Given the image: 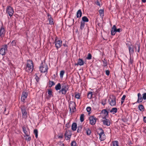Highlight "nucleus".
I'll use <instances>...</instances> for the list:
<instances>
[{"mask_svg":"<svg viewBox=\"0 0 146 146\" xmlns=\"http://www.w3.org/2000/svg\"><path fill=\"white\" fill-rule=\"evenodd\" d=\"M68 86L66 83H63L61 84L60 83H58L55 87V89L57 91L60 90L59 93H62V94L65 95L66 94V92L68 90Z\"/></svg>","mask_w":146,"mask_h":146,"instance_id":"f257e3e1","label":"nucleus"},{"mask_svg":"<svg viewBox=\"0 0 146 146\" xmlns=\"http://www.w3.org/2000/svg\"><path fill=\"white\" fill-rule=\"evenodd\" d=\"M33 67L34 66L32 61L30 60H27L26 68V71L29 72H31L33 71Z\"/></svg>","mask_w":146,"mask_h":146,"instance_id":"f03ea898","label":"nucleus"},{"mask_svg":"<svg viewBox=\"0 0 146 146\" xmlns=\"http://www.w3.org/2000/svg\"><path fill=\"white\" fill-rule=\"evenodd\" d=\"M112 98L110 97V99L108 100V102L109 104L111 106H113L116 105V97L114 95H112Z\"/></svg>","mask_w":146,"mask_h":146,"instance_id":"7ed1b4c3","label":"nucleus"},{"mask_svg":"<svg viewBox=\"0 0 146 146\" xmlns=\"http://www.w3.org/2000/svg\"><path fill=\"white\" fill-rule=\"evenodd\" d=\"M39 69L41 72H47L48 69L47 65L46 64H43L42 62L41 65L39 67Z\"/></svg>","mask_w":146,"mask_h":146,"instance_id":"20e7f679","label":"nucleus"},{"mask_svg":"<svg viewBox=\"0 0 146 146\" xmlns=\"http://www.w3.org/2000/svg\"><path fill=\"white\" fill-rule=\"evenodd\" d=\"M122 31L120 28L117 29L115 25H113L111 30V34L112 35H114L116 32H120Z\"/></svg>","mask_w":146,"mask_h":146,"instance_id":"39448f33","label":"nucleus"},{"mask_svg":"<svg viewBox=\"0 0 146 146\" xmlns=\"http://www.w3.org/2000/svg\"><path fill=\"white\" fill-rule=\"evenodd\" d=\"M6 13L8 14L10 17H12L14 13L13 8L10 6H8L6 9Z\"/></svg>","mask_w":146,"mask_h":146,"instance_id":"423d86ee","label":"nucleus"},{"mask_svg":"<svg viewBox=\"0 0 146 146\" xmlns=\"http://www.w3.org/2000/svg\"><path fill=\"white\" fill-rule=\"evenodd\" d=\"M7 48L8 46L7 44H5L3 46L2 48L0 50V54L2 55H5L6 52L7 51Z\"/></svg>","mask_w":146,"mask_h":146,"instance_id":"0eeeda50","label":"nucleus"},{"mask_svg":"<svg viewBox=\"0 0 146 146\" xmlns=\"http://www.w3.org/2000/svg\"><path fill=\"white\" fill-rule=\"evenodd\" d=\"M100 132L98 133L100 136V139L101 141H104L106 139V136L104 133V131L102 128L100 129Z\"/></svg>","mask_w":146,"mask_h":146,"instance_id":"6e6552de","label":"nucleus"},{"mask_svg":"<svg viewBox=\"0 0 146 146\" xmlns=\"http://www.w3.org/2000/svg\"><path fill=\"white\" fill-rule=\"evenodd\" d=\"M72 134L69 130H67L64 134L65 139L67 140H70L71 138Z\"/></svg>","mask_w":146,"mask_h":146,"instance_id":"1a4fd4ad","label":"nucleus"},{"mask_svg":"<svg viewBox=\"0 0 146 146\" xmlns=\"http://www.w3.org/2000/svg\"><path fill=\"white\" fill-rule=\"evenodd\" d=\"M140 44L139 42H137L133 46L136 52H139L140 51Z\"/></svg>","mask_w":146,"mask_h":146,"instance_id":"9d476101","label":"nucleus"},{"mask_svg":"<svg viewBox=\"0 0 146 146\" xmlns=\"http://www.w3.org/2000/svg\"><path fill=\"white\" fill-rule=\"evenodd\" d=\"M54 43H55V47L57 49L60 47L62 45V42L61 40H57V39H56L54 41Z\"/></svg>","mask_w":146,"mask_h":146,"instance_id":"9b49d317","label":"nucleus"},{"mask_svg":"<svg viewBox=\"0 0 146 146\" xmlns=\"http://www.w3.org/2000/svg\"><path fill=\"white\" fill-rule=\"evenodd\" d=\"M89 120L90 123L92 125H94L96 123L97 118L94 116H92L90 117Z\"/></svg>","mask_w":146,"mask_h":146,"instance_id":"f8f14e48","label":"nucleus"},{"mask_svg":"<svg viewBox=\"0 0 146 146\" xmlns=\"http://www.w3.org/2000/svg\"><path fill=\"white\" fill-rule=\"evenodd\" d=\"M69 107L70 112H72H72H73L74 111V110H76L75 103L73 102L70 103L69 104Z\"/></svg>","mask_w":146,"mask_h":146,"instance_id":"ddd939ff","label":"nucleus"},{"mask_svg":"<svg viewBox=\"0 0 146 146\" xmlns=\"http://www.w3.org/2000/svg\"><path fill=\"white\" fill-rule=\"evenodd\" d=\"M27 96L28 94L26 92H23L21 98V101L24 102L25 99L27 98Z\"/></svg>","mask_w":146,"mask_h":146,"instance_id":"4468645a","label":"nucleus"},{"mask_svg":"<svg viewBox=\"0 0 146 146\" xmlns=\"http://www.w3.org/2000/svg\"><path fill=\"white\" fill-rule=\"evenodd\" d=\"M128 49L130 56L133 54L134 52V48L132 44L128 46Z\"/></svg>","mask_w":146,"mask_h":146,"instance_id":"2eb2a0df","label":"nucleus"},{"mask_svg":"<svg viewBox=\"0 0 146 146\" xmlns=\"http://www.w3.org/2000/svg\"><path fill=\"white\" fill-rule=\"evenodd\" d=\"M5 33L4 28L3 26H2L1 28L0 29V36L1 37H3L4 36Z\"/></svg>","mask_w":146,"mask_h":146,"instance_id":"dca6fc26","label":"nucleus"},{"mask_svg":"<svg viewBox=\"0 0 146 146\" xmlns=\"http://www.w3.org/2000/svg\"><path fill=\"white\" fill-rule=\"evenodd\" d=\"M102 121L104 125L109 126L110 125V121L108 119H106L102 120Z\"/></svg>","mask_w":146,"mask_h":146,"instance_id":"f3484780","label":"nucleus"},{"mask_svg":"<svg viewBox=\"0 0 146 146\" xmlns=\"http://www.w3.org/2000/svg\"><path fill=\"white\" fill-rule=\"evenodd\" d=\"M137 96L138 100L137 101V102L139 103L142 102L143 100V98L142 97L140 93H138V94Z\"/></svg>","mask_w":146,"mask_h":146,"instance_id":"a211bd4d","label":"nucleus"},{"mask_svg":"<svg viewBox=\"0 0 146 146\" xmlns=\"http://www.w3.org/2000/svg\"><path fill=\"white\" fill-rule=\"evenodd\" d=\"M48 96L46 97L47 99H49L51 97L53 96L52 94V91L51 89L48 90Z\"/></svg>","mask_w":146,"mask_h":146,"instance_id":"6ab92c4d","label":"nucleus"},{"mask_svg":"<svg viewBox=\"0 0 146 146\" xmlns=\"http://www.w3.org/2000/svg\"><path fill=\"white\" fill-rule=\"evenodd\" d=\"M84 130L86 133L87 135H89L91 133V131L89 128L84 127Z\"/></svg>","mask_w":146,"mask_h":146,"instance_id":"aec40b11","label":"nucleus"},{"mask_svg":"<svg viewBox=\"0 0 146 146\" xmlns=\"http://www.w3.org/2000/svg\"><path fill=\"white\" fill-rule=\"evenodd\" d=\"M84 61L81 58H79L78 60V61L77 63L75 64L76 65L80 66H82L84 65Z\"/></svg>","mask_w":146,"mask_h":146,"instance_id":"412c9836","label":"nucleus"},{"mask_svg":"<svg viewBox=\"0 0 146 146\" xmlns=\"http://www.w3.org/2000/svg\"><path fill=\"white\" fill-rule=\"evenodd\" d=\"M77 127V123L75 122L73 123L72 125V129L73 131H75L76 130Z\"/></svg>","mask_w":146,"mask_h":146,"instance_id":"4be33fe9","label":"nucleus"},{"mask_svg":"<svg viewBox=\"0 0 146 146\" xmlns=\"http://www.w3.org/2000/svg\"><path fill=\"white\" fill-rule=\"evenodd\" d=\"M82 15V12L81 11L80 9L76 13V16L77 17L80 18Z\"/></svg>","mask_w":146,"mask_h":146,"instance_id":"5701e85b","label":"nucleus"},{"mask_svg":"<svg viewBox=\"0 0 146 146\" xmlns=\"http://www.w3.org/2000/svg\"><path fill=\"white\" fill-rule=\"evenodd\" d=\"M22 129L23 132L25 134L26 136L27 137L29 136V135L28 133V132L26 130V127L25 126H23L22 127Z\"/></svg>","mask_w":146,"mask_h":146,"instance_id":"b1692460","label":"nucleus"},{"mask_svg":"<svg viewBox=\"0 0 146 146\" xmlns=\"http://www.w3.org/2000/svg\"><path fill=\"white\" fill-rule=\"evenodd\" d=\"M11 44L12 47L14 48V47L16 46V41L15 40H13L11 44L10 42L8 44V45H11Z\"/></svg>","mask_w":146,"mask_h":146,"instance_id":"393cba45","label":"nucleus"},{"mask_svg":"<svg viewBox=\"0 0 146 146\" xmlns=\"http://www.w3.org/2000/svg\"><path fill=\"white\" fill-rule=\"evenodd\" d=\"M117 112V109L116 108H112L110 111V112L113 114H114Z\"/></svg>","mask_w":146,"mask_h":146,"instance_id":"a878e982","label":"nucleus"},{"mask_svg":"<svg viewBox=\"0 0 146 146\" xmlns=\"http://www.w3.org/2000/svg\"><path fill=\"white\" fill-rule=\"evenodd\" d=\"M82 22H88L89 21V19L86 16H84L82 18Z\"/></svg>","mask_w":146,"mask_h":146,"instance_id":"bb28decb","label":"nucleus"},{"mask_svg":"<svg viewBox=\"0 0 146 146\" xmlns=\"http://www.w3.org/2000/svg\"><path fill=\"white\" fill-rule=\"evenodd\" d=\"M55 84V83L52 81L49 80V88L53 86Z\"/></svg>","mask_w":146,"mask_h":146,"instance_id":"cd10ccee","label":"nucleus"},{"mask_svg":"<svg viewBox=\"0 0 146 146\" xmlns=\"http://www.w3.org/2000/svg\"><path fill=\"white\" fill-rule=\"evenodd\" d=\"M138 108L140 111H143L144 108L142 105H139L138 106Z\"/></svg>","mask_w":146,"mask_h":146,"instance_id":"c85d7f7f","label":"nucleus"},{"mask_svg":"<svg viewBox=\"0 0 146 146\" xmlns=\"http://www.w3.org/2000/svg\"><path fill=\"white\" fill-rule=\"evenodd\" d=\"M85 23L83 22H81V24L80 27V29L81 30H83L84 27Z\"/></svg>","mask_w":146,"mask_h":146,"instance_id":"c756f323","label":"nucleus"},{"mask_svg":"<svg viewBox=\"0 0 146 146\" xmlns=\"http://www.w3.org/2000/svg\"><path fill=\"white\" fill-rule=\"evenodd\" d=\"M48 20L49 21V24L50 25L53 24V19L51 17L48 18Z\"/></svg>","mask_w":146,"mask_h":146,"instance_id":"7c9ffc66","label":"nucleus"},{"mask_svg":"<svg viewBox=\"0 0 146 146\" xmlns=\"http://www.w3.org/2000/svg\"><path fill=\"white\" fill-rule=\"evenodd\" d=\"M21 108L22 113H24V112L26 111L25 110V106H21Z\"/></svg>","mask_w":146,"mask_h":146,"instance_id":"2f4dec72","label":"nucleus"},{"mask_svg":"<svg viewBox=\"0 0 146 146\" xmlns=\"http://www.w3.org/2000/svg\"><path fill=\"white\" fill-rule=\"evenodd\" d=\"M101 101L102 102H101V103L103 106H104L106 104L107 101L106 99H103Z\"/></svg>","mask_w":146,"mask_h":146,"instance_id":"473e14b6","label":"nucleus"},{"mask_svg":"<svg viewBox=\"0 0 146 146\" xmlns=\"http://www.w3.org/2000/svg\"><path fill=\"white\" fill-rule=\"evenodd\" d=\"M103 65V66L104 67H106L107 66V62L105 58L104 59V60H102Z\"/></svg>","mask_w":146,"mask_h":146,"instance_id":"72a5a7b5","label":"nucleus"},{"mask_svg":"<svg viewBox=\"0 0 146 146\" xmlns=\"http://www.w3.org/2000/svg\"><path fill=\"white\" fill-rule=\"evenodd\" d=\"M101 112L104 113V114H105L106 116H108V112L106 109H104L102 110Z\"/></svg>","mask_w":146,"mask_h":146,"instance_id":"f704fd0d","label":"nucleus"},{"mask_svg":"<svg viewBox=\"0 0 146 146\" xmlns=\"http://www.w3.org/2000/svg\"><path fill=\"white\" fill-rule=\"evenodd\" d=\"M99 13L101 17H103L104 16V10L103 9H100L99 10Z\"/></svg>","mask_w":146,"mask_h":146,"instance_id":"c9c22d12","label":"nucleus"},{"mask_svg":"<svg viewBox=\"0 0 146 146\" xmlns=\"http://www.w3.org/2000/svg\"><path fill=\"white\" fill-rule=\"evenodd\" d=\"M84 114H82L80 116V120L81 122H82L84 120Z\"/></svg>","mask_w":146,"mask_h":146,"instance_id":"e433bc0d","label":"nucleus"},{"mask_svg":"<svg viewBox=\"0 0 146 146\" xmlns=\"http://www.w3.org/2000/svg\"><path fill=\"white\" fill-rule=\"evenodd\" d=\"M113 146H119L118 145V142L117 141H113L112 142Z\"/></svg>","mask_w":146,"mask_h":146,"instance_id":"4c0bfd02","label":"nucleus"},{"mask_svg":"<svg viewBox=\"0 0 146 146\" xmlns=\"http://www.w3.org/2000/svg\"><path fill=\"white\" fill-rule=\"evenodd\" d=\"M82 128V125L79 126L78 127L77 132L78 133L80 132Z\"/></svg>","mask_w":146,"mask_h":146,"instance_id":"58836bf2","label":"nucleus"},{"mask_svg":"<svg viewBox=\"0 0 146 146\" xmlns=\"http://www.w3.org/2000/svg\"><path fill=\"white\" fill-rule=\"evenodd\" d=\"M92 92H90L88 93V97L89 99H91L92 97Z\"/></svg>","mask_w":146,"mask_h":146,"instance_id":"ea45409f","label":"nucleus"},{"mask_svg":"<svg viewBox=\"0 0 146 146\" xmlns=\"http://www.w3.org/2000/svg\"><path fill=\"white\" fill-rule=\"evenodd\" d=\"M22 114V117L23 118H26L27 117V111L24 112Z\"/></svg>","mask_w":146,"mask_h":146,"instance_id":"a19ab883","label":"nucleus"},{"mask_svg":"<svg viewBox=\"0 0 146 146\" xmlns=\"http://www.w3.org/2000/svg\"><path fill=\"white\" fill-rule=\"evenodd\" d=\"M34 133L35 135V137L37 138L38 137V131L37 129H35L34 131Z\"/></svg>","mask_w":146,"mask_h":146,"instance_id":"79ce46f5","label":"nucleus"},{"mask_svg":"<svg viewBox=\"0 0 146 146\" xmlns=\"http://www.w3.org/2000/svg\"><path fill=\"white\" fill-rule=\"evenodd\" d=\"M64 73V70H62L60 73V78H62L63 75Z\"/></svg>","mask_w":146,"mask_h":146,"instance_id":"37998d69","label":"nucleus"},{"mask_svg":"<svg viewBox=\"0 0 146 146\" xmlns=\"http://www.w3.org/2000/svg\"><path fill=\"white\" fill-rule=\"evenodd\" d=\"M58 138L60 139H62L63 137V134L62 133H60L59 135L58 136Z\"/></svg>","mask_w":146,"mask_h":146,"instance_id":"c03bdc74","label":"nucleus"},{"mask_svg":"<svg viewBox=\"0 0 146 146\" xmlns=\"http://www.w3.org/2000/svg\"><path fill=\"white\" fill-rule=\"evenodd\" d=\"M92 56L90 53H89L88 54V56L86 58V59L88 60H90L92 58Z\"/></svg>","mask_w":146,"mask_h":146,"instance_id":"a18cd8bd","label":"nucleus"},{"mask_svg":"<svg viewBox=\"0 0 146 146\" xmlns=\"http://www.w3.org/2000/svg\"><path fill=\"white\" fill-rule=\"evenodd\" d=\"M71 146H76V142L75 141H73L71 143Z\"/></svg>","mask_w":146,"mask_h":146,"instance_id":"49530a36","label":"nucleus"},{"mask_svg":"<svg viewBox=\"0 0 146 146\" xmlns=\"http://www.w3.org/2000/svg\"><path fill=\"white\" fill-rule=\"evenodd\" d=\"M9 113V111H7V112H6V108H5L4 111L3 112V113L4 114H5V115H7L8 114V113Z\"/></svg>","mask_w":146,"mask_h":146,"instance_id":"de8ad7c7","label":"nucleus"},{"mask_svg":"<svg viewBox=\"0 0 146 146\" xmlns=\"http://www.w3.org/2000/svg\"><path fill=\"white\" fill-rule=\"evenodd\" d=\"M80 94L78 93L76 94L75 96V97L77 99H79L80 98Z\"/></svg>","mask_w":146,"mask_h":146,"instance_id":"09e8293b","label":"nucleus"},{"mask_svg":"<svg viewBox=\"0 0 146 146\" xmlns=\"http://www.w3.org/2000/svg\"><path fill=\"white\" fill-rule=\"evenodd\" d=\"M143 98L144 100H146V93H145L143 94Z\"/></svg>","mask_w":146,"mask_h":146,"instance_id":"8fccbe9b","label":"nucleus"},{"mask_svg":"<svg viewBox=\"0 0 146 146\" xmlns=\"http://www.w3.org/2000/svg\"><path fill=\"white\" fill-rule=\"evenodd\" d=\"M35 75H36V77H35V79L36 80V81L37 82H38V81L39 80V77L37 76L36 74H35Z\"/></svg>","mask_w":146,"mask_h":146,"instance_id":"3c124183","label":"nucleus"},{"mask_svg":"<svg viewBox=\"0 0 146 146\" xmlns=\"http://www.w3.org/2000/svg\"><path fill=\"white\" fill-rule=\"evenodd\" d=\"M91 110V108L90 107H87L86 108V110L88 112H90Z\"/></svg>","mask_w":146,"mask_h":146,"instance_id":"603ef678","label":"nucleus"},{"mask_svg":"<svg viewBox=\"0 0 146 146\" xmlns=\"http://www.w3.org/2000/svg\"><path fill=\"white\" fill-rule=\"evenodd\" d=\"M65 127H67V128H69L70 127V125L69 124V123H66V125Z\"/></svg>","mask_w":146,"mask_h":146,"instance_id":"864d4df0","label":"nucleus"},{"mask_svg":"<svg viewBox=\"0 0 146 146\" xmlns=\"http://www.w3.org/2000/svg\"><path fill=\"white\" fill-rule=\"evenodd\" d=\"M133 62V59L131 58V57H130V58L129 63H130L131 64H132Z\"/></svg>","mask_w":146,"mask_h":146,"instance_id":"5fc2aeb1","label":"nucleus"},{"mask_svg":"<svg viewBox=\"0 0 146 146\" xmlns=\"http://www.w3.org/2000/svg\"><path fill=\"white\" fill-rule=\"evenodd\" d=\"M110 71L108 70H107L106 71V75L108 76L110 74Z\"/></svg>","mask_w":146,"mask_h":146,"instance_id":"6e6d98bb","label":"nucleus"},{"mask_svg":"<svg viewBox=\"0 0 146 146\" xmlns=\"http://www.w3.org/2000/svg\"><path fill=\"white\" fill-rule=\"evenodd\" d=\"M125 97L126 96L125 95H123L121 98V100H124Z\"/></svg>","mask_w":146,"mask_h":146,"instance_id":"4d7b16f0","label":"nucleus"},{"mask_svg":"<svg viewBox=\"0 0 146 146\" xmlns=\"http://www.w3.org/2000/svg\"><path fill=\"white\" fill-rule=\"evenodd\" d=\"M31 139V137H29L28 138H26V140L28 141H30Z\"/></svg>","mask_w":146,"mask_h":146,"instance_id":"13d9d810","label":"nucleus"},{"mask_svg":"<svg viewBox=\"0 0 146 146\" xmlns=\"http://www.w3.org/2000/svg\"><path fill=\"white\" fill-rule=\"evenodd\" d=\"M64 145L63 143H60V144H58L57 146H64Z\"/></svg>","mask_w":146,"mask_h":146,"instance_id":"bf43d9fd","label":"nucleus"},{"mask_svg":"<svg viewBox=\"0 0 146 146\" xmlns=\"http://www.w3.org/2000/svg\"><path fill=\"white\" fill-rule=\"evenodd\" d=\"M96 5H98L99 6H100V3L98 1L96 3Z\"/></svg>","mask_w":146,"mask_h":146,"instance_id":"052dcab7","label":"nucleus"},{"mask_svg":"<svg viewBox=\"0 0 146 146\" xmlns=\"http://www.w3.org/2000/svg\"><path fill=\"white\" fill-rule=\"evenodd\" d=\"M143 121L146 123V117H143Z\"/></svg>","mask_w":146,"mask_h":146,"instance_id":"680f3d73","label":"nucleus"},{"mask_svg":"<svg viewBox=\"0 0 146 146\" xmlns=\"http://www.w3.org/2000/svg\"><path fill=\"white\" fill-rule=\"evenodd\" d=\"M142 1L143 3H145L146 2V0H141Z\"/></svg>","mask_w":146,"mask_h":146,"instance_id":"e2e57ef3","label":"nucleus"},{"mask_svg":"<svg viewBox=\"0 0 146 146\" xmlns=\"http://www.w3.org/2000/svg\"><path fill=\"white\" fill-rule=\"evenodd\" d=\"M98 25L99 26V27H100L101 25V24L100 23H98Z\"/></svg>","mask_w":146,"mask_h":146,"instance_id":"0e129e2a","label":"nucleus"},{"mask_svg":"<svg viewBox=\"0 0 146 146\" xmlns=\"http://www.w3.org/2000/svg\"><path fill=\"white\" fill-rule=\"evenodd\" d=\"M124 102V100H121V104H123V103Z\"/></svg>","mask_w":146,"mask_h":146,"instance_id":"69168bd1","label":"nucleus"},{"mask_svg":"<svg viewBox=\"0 0 146 146\" xmlns=\"http://www.w3.org/2000/svg\"><path fill=\"white\" fill-rule=\"evenodd\" d=\"M63 46H67V45H66V44L65 43V44H63Z\"/></svg>","mask_w":146,"mask_h":146,"instance_id":"338daca9","label":"nucleus"},{"mask_svg":"<svg viewBox=\"0 0 146 146\" xmlns=\"http://www.w3.org/2000/svg\"><path fill=\"white\" fill-rule=\"evenodd\" d=\"M106 115H105V116H104V117H103V119H107L106 118Z\"/></svg>","mask_w":146,"mask_h":146,"instance_id":"774afa93","label":"nucleus"}]
</instances>
